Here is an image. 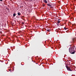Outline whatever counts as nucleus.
Here are the masks:
<instances>
[{"instance_id": "obj_1", "label": "nucleus", "mask_w": 76, "mask_h": 76, "mask_svg": "<svg viewBox=\"0 0 76 76\" xmlns=\"http://www.w3.org/2000/svg\"><path fill=\"white\" fill-rule=\"evenodd\" d=\"M69 52L71 54H75V52H73V49L72 48H70L69 49Z\"/></svg>"}, {"instance_id": "obj_2", "label": "nucleus", "mask_w": 76, "mask_h": 76, "mask_svg": "<svg viewBox=\"0 0 76 76\" xmlns=\"http://www.w3.org/2000/svg\"><path fill=\"white\" fill-rule=\"evenodd\" d=\"M66 68L68 71H72V70H71V69L70 68V67H69V66H66Z\"/></svg>"}, {"instance_id": "obj_3", "label": "nucleus", "mask_w": 76, "mask_h": 76, "mask_svg": "<svg viewBox=\"0 0 76 76\" xmlns=\"http://www.w3.org/2000/svg\"><path fill=\"white\" fill-rule=\"evenodd\" d=\"M75 40H76V39H72V41L73 42H75Z\"/></svg>"}, {"instance_id": "obj_4", "label": "nucleus", "mask_w": 76, "mask_h": 76, "mask_svg": "<svg viewBox=\"0 0 76 76\" xmlns=\"http://www.w3.org/2000/svg\"><path fill=\"white\" fill-rule=\"evenodd\" d=\"M18 16H20V15H21V13H20V12H18Z\"/></svg>"}, {"instance_id": "obj_5", "label": "nucleus", "mask_w": 76, "mask_h": 76, "mask_svg": "<svg viewBox=\"0 0 76 76\" xmlns=\"http://www.w3.org/2000/svg\"><path fill=\"white\" fill-rule=\"evenodd\" d=\"M44 2L45 3H47V1L46 0H44Z\"/></svg>"}, {"instance_id": "obj_6", "label": "nucleus", "mask_w": 76, "mask_h": 76, "mask_svg": "<svg viewBox=\"0 0 76 76\" xmlns=\"http://www.w3.org/2000/svg\"><path fill=\"white\" fill-rule=\"evenodd\" d=\"M47 6H51V5L50 4H48Z\"/></svg>"}, {"instance_id": "obj_7", "label": "nucleus", "mask_w": 76, "mask_h": 76, "mask_svg": "<svg viewBox=\"0 0 76 76\" xmlns=\"http://www.w3.org/2000/svg\"><path fill=\"white\" fill-rule=\"evenodd\" d=\"M7 11H8V12H10V10H9V8H7Z\"/></svg>"}, {"instance_id": "obj_8", "label": "nucleus", "mask_w": 76, "mask_h": 76, "mask_svg": "<svg viewBox=\"0 0 76 76\" xmlns=\"http://www.w3.org/2000/svg\"><path fill=\"white\" fill-rule=\"evenodd\" d=\"M13 16H16V14L14 13V14H13Z\"/></svg>"}, {"instance_id": "obj_9", "label": "nucleus", "mask_w": 76, "mask_h": 76, "mask_svg": "<svg viewBox=\"0 0 76 76\" xmlns=\"http://www.w3.org/2000/svg\"><path fill=\"white\" fill-rule=\"evenodd\" d=\"M47 31H48V32H50V31H51L50 30V29H48L47 30Z\"/></svg>"}, {"instance_id": "obj_10", "label": "nucleus", "mask_w": 76, "mask_h": 76, "mask_svg": "<svg viewBox=\"0 0 76 76\" xmlns=\"http://www.w3.org/2000/svg\"><path fill=\"white\" fill-rule=\"evenodd\" d=\"M60 20H58V22L57 23H60Z\"/></svg>"}, {"instance_id": "obj_11", "label": "nucleus", "mask_w": 76, "mask_h": 76, "mask_svg": "<svg viewBox=\"0 0 76 76\" xmlns=\"http://www.w3.org/2000/svg\"><path fill=\"white\" fill-rule=\"evenodd\" d=\"M67 29V28H66V27H64V29L65 30H66V29Z\"/></svg>"}, {"instance_id": "obj_12", "label": "nucleus", "mask_w": 76, "mask_h": 76, "mask_svg": "<svg viewBox=\"0 0 76 76\" xmlns=\"http://www.w3.org/2000/svg\"><path fill=\"white\" fill-rule=\"evenodd\" d=\"M32 2H33L34 1H35V0H32Z\"/></svg>"}, {"instance_id": "obj_13", "label": "nucleus", "mask_w": 76, "mask_h": 76, "mask_svg": "<svg viewBox=\"0 0 76 76\" xmlns=\"http://www.w3.org/2000/svg\"><path fill=\"white\" fill-rule=\"evenodd\" d=\"M45 4H43V6H45Z\"/></svg>"}, {"instance_id": "obj_14", "label": "nucleus", "mask_w": 76, "mask_h": 76, "mask_svg": "<svg viewBox=\"0 0 76 76\" xmlns=\"http://www.w3.org/2000/svg\"><path fill=\"white\" fill-rule=\"evenodd\" d=\"M22 25H23V24H24V23H22Z\"/></svg>"}, {"instance_id": "obj_15", "label": "nucleus", "mask_w": 76, "mask_h": 76, "mask_svg": "<svg viewBox=\"0 0 76 76\" xmlns=\"http://www.w3.org/2000/svg\"><path fill=\"white\" fill-rule=\"evenodd\" d=\"M29 0V1H31V2L32 1V0Z\"/></svg>"}, {"instance_id": "obj_16", "label": "nucleus", "mask_w": 76, "mask_h": 76, "mask_svg": "<svg viewBox=\"0 0 76 76\" xmlns=\"http://www.w3.org/2000/svg\"><path fill=\"white\" fill-rule=\"evenodd\" d=\"M0 1H3V0H0Z\"/></svg>"}, {"instance_id": "obj_17", "label": "nucleus", "mask_w": 76, "mask_h": 76, "mask_svg": "<svg viewBox=\"0 0 76 76\" xmlns=\"http://www.w3.org/2000/svg\"><path fill=\"white\" fill-rule=\"evenodd\" d=\"M57 25H58V23H56Z\"/></svg>"}, {"instance_id": "obj_18", "label": "nucleus", "mask_w": 76, "mask_h": 76, "mask_svg": "<svg viewBox=\"0 0 76 76\" xmlns=\"http://www.w3.org/2000/svg\"><path fill=\"white\" fill-rule=\"evenodd\" d=\"M37 27H38V26H37Z\"/></svg>"}]
</instances>
